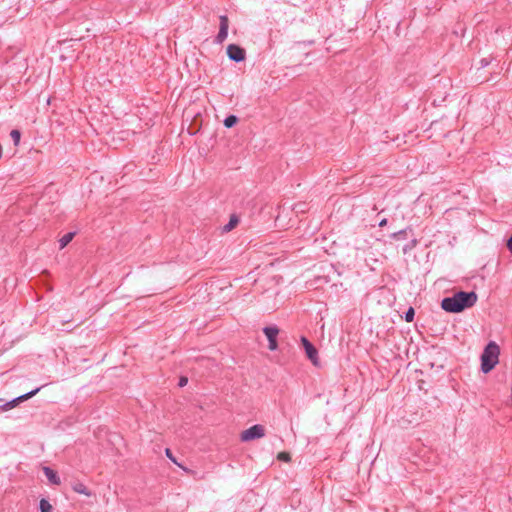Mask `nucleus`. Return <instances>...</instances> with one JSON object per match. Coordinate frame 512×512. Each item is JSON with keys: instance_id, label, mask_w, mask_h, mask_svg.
I'll use <instances>...</instances> for the list:
<instances>
[{"instance_id": "obj_1", "label": "nucleus", "mask_w": 512, "mask_h": 512, "mask_svg": "<svg viewBox=\"0 0 512 512\" xmlns=\"http://www.w3.org/2000/svg\"><path fill=\"white\" fill-rule=\"evenodd\" d=\"M478 295L474 291H459L441 301V308L449 313H460L475 305Z\"/></svg>"}, {"instance_id": "obj_2", "label": "nucleus", "mask_w": 512, "mask_h": 512, "mask_svg": "<svg viewBox=\"0 0 512 512\" xmlns=\"http://www.w3.org/2000/svg\"><path fill=\"white\" fill-rule=\"evenodd\" d=\"M500 348L494 342L490 341L481 354V371L485 374L492 371L499 362Z\"/></svg>"}, {"instance_id": "obj_3", "label": "nucleus", "mask_w": 512, "mask_h": 512, "mask_svg": "<svg viewBox=\"0 0 512 512\" xmlns=\"http://www.w3.org/2000/svg\"><path fill=\"white\" fill-rule=\"evenodd\" d=\"M265 436V428L264 426L260 424H255L248 429L244 430L241 435L240 439L242 442H249L255 439H259Z\"/></svg>"}, {"instance_id": "obj_4", "label": "nucleus", "mask_w": 512, "mask_h": 512, "mask_svg": "<svg viewBox=\"0 0 512 512\" xmlns=\"http://www.w3.org/2000/svg\"><path fill=\"white\" fill-rule=\"evenodd\" d=\"M262 330L268 339L269 350H271V351L277 350L278 349L277 337L280 332L279 328L276 325H270V326H265Z\"/></svg>"}, {"instance_id": "obj_5", "label": "nucleus", "mask_w": 512, "mask_h": 512, "mask_svg": "<svg viewBox=\"0 0 512 512\" xmlns=\"http://www.w3.org/2000/svg\"><path fill=\"white\" fill-rule=\"evenodd\" d=\"M226 53L229 59L236 63L244 61L246 57L245 49L237 44H229Z\"/></svg>"}, {"instance_id": "obj_6", "label": "nucleus", "mask_w": 512, "mask_h": 512, "mask_svg": "<svg viewBox=\"0 0 512 512\" xmlns=\"http://www.w3.org/2000/svg\"><path fill=\"white\" fill-rule=\"evenodd\" d=\"M301 343L305 350L307 358L313 363V365L318 366L319 358H318V350L316 347L305 337H301Z\"/></svg>"}, {"instance_id": "obj_7", "label": "nucleus", "mask_w": 512, "mask_h": 512, "mask_svg": "<svg viewBox=\"0 0 512 512\" xmlns=\"http://www.w3.org/2000/svg\"><path fill=\"white\" fill-rule=\"evenodd\" d=\"M219 22V32L214 39V43L216 44H222L226 40L229 29V19L227 15H220Z\"/></svg>"}, {"instance_id": "obj_8", "label": "nucleus", "mask_w": 512, "mask_h": 512, "mask_svg": "<svg viewBox=\"0 0 512 512\" xmlns=\"http://www.w3.org/2000/svg\"><path fill=\"white\" fill-rule=\"evenodd\" d=\"M42 387L43 386L37 387V388H35L34 390H31L28 393H25V394H23L21 396H18L16 398L10 400L9 403H10L12 409L15 408L16 406H18L20 403H22V402L32 398L33 396H35L41 390Z\"/></svg>"}, {"instance_id": "obj_9", "label": "nucleus", "mask_w": 512, "mask_h": 512, "mask_svg": "<svg viewBox=\"0 0 512 512\" xmlns=\"http://www.w3.org/2000/svg\"><path fill=\"white\" fill-rule=\"evenodd\" d=\"M44 474L47 477V479L52 483L59 485L60 484V478L55 470H53L50 467H44L43 468Z\"/></svg>"}, {"instance_id": "obj_10", "label": "nucleus", "mask_w": 512, "mask_h": 512, "mask_svg": "<svg viewBox=\"0 0 512 512\" xmlns=\"http://www.w3.org/2000/svg\"><path fill=\"white\" fill-rule=\"evenodd\" d=\"M239 217L236 214L230 216L229 222L223 227L224 232L232 231L239 224Z\"/></svg>"}, {"instance_id": "obj_11", "label": "nucleus", "mask_w": 512, "mask_h": 512, "mask_svg": "<svg viewBox=\"0 0 512 512\" xmlns=\"http://www.w3.org/2000/svg\"><path fill=\"white\" fill-rule=\"evenodd\" d=\"M76 232H68L59 239V248L64 249L74 238Z\"/></svg>"}, {"instance_id": "obj_12", "label": "nucleus", "mask_w": 512, "mask_h": 512, "mask_svg": "<svg viewBox=\"0 0 512 512\" xmlns=\"http://www.w3.org/2000/svg\"><path fill=\"white\" fill-rule=\"evenodd\" d=\"M412 231L411 227H407L405 229H402L400 231L394 232L391 234V238L394 240H404L407 238V232Z\"/></svg>"}, {"instance_id": "obj_13", "label": "nucleus", "mask_w": 512, "mask_h": 512, "mask_svg": "<svg viewBox=\"0 0 512 512\" xmlns=\"http://www.w3.org/2000/svg\"><path fill=\"white\" fill-rule=\"evenodd\" d=\"M73 490L79 494H83V495H86V496H90L91 495V492L89 491V489L87 488V486L81 482H78L76 484L73 485Z\"/></svg>"}, {"instance_id": "obj_14", "label": "nucleus", "mask_w": 512, "mask_h": 512, "mask_svg": "<svg viewBox=\"0 0 512 512\" xmlns=\"http://www.w3.org/2000/svg\"><path fill=\"white\" fill-rule=\"evenodd\" d=\"M239 122V118L236 116V115H228L225 119H224V126L226 128H232L234 127L237 123Z\"/></svg>"}, {"instance_id": "obj_15", "label": "nucleus", "mask_w": 512, "mask_h": 512, "mask_svg": "<svg viewBox=\"0 0 512 512\" xmlns=\"http://www.w3.org/2000/svg\"><path fill=\"white\" fill-rule=\"evenodd\" d=\"M39 510L40 512H51L52 505L49 503L47 499L42 498L39 502Z\"/></svg>"}, {"instance_id": "obj_16", "label": "nucleus", "mask_w": 512, "mask_h": 512, "mask_svg": "<svg viewBox=\"0 0 512 512\" xmlns=\"http://www.w3.org/2000/svg\"><path fill=\"white\" fill-rule=\"evenodd\" d=\"M414 316H415V310H414V308H413V307H409V308L405 311L403 318H404V320H405L406 322H412V321L414 320Z\"/></svg>"}, {"instance_id": "obj_17", "label": "nucleus", "mask_w": 512, "mask_h": 512, "mask_svg": "<svg viewBox=\"0 0 512 512\" xmlns=\"http://www.w3.org/2000/svg\"><path fill=\"white\" fill-rule=\"evenodd\" d=\"M10 136L14 142V145L17 146L20 142L21 132L17 129H13L10 133Z\"/></svg>"}, {"instance_id": "obj_18", "label": "nucleus", "mask_w": 512, "mask_h": 512, "mask_svg": "<svg viewBox=\"0 0 512 512\" xmlns=\"http://www.w3.org/2000/svg\"><path fill=\"white\" fill-rule=\"evenodd\" d=\"M165 454H166L167 458H169L174 464H176L177 466L185 469L180 463L177 462V460H176L175 456L173 455L171 449L166 448L165 449Z\"/></svg>"}, {"instance_id": "obj_19", "label": "nucleus", "mask_w": 512, "mask_h": 512, "mask_svg": "<svg viewBox=\"0 0 512 512\" xmlns=\"http://www.w3.org/2000/svg\"><path fill=\"white\" fill-rule=\"evenodd\" d=\"M277 459L283 462H289L291 460V456L290 453L283 451L277 455Z\"/></svg>"}, {"instance_id": "obj_20", "label": "nucleus", "mask_w": 512, "mask_h": 512, "mask_svg": "<svg viewBox=\"0 0 512 512\" xmlns=\"http://www.w3.org/2000/svg\"><path fill=\"white\" fill-rule=\"evenodd\" d=\"M187 383H188V378H187V377H185V376H182V377H180V379H179L178 386H179V387H184V386H186V385H187Z\"/></svg>"}, {"instance_id": "obj_21", "label": "nucleus", "mask_w": 512, "mask_h": 512, "mask_svg": "<svg viewBox=\"0 0 512 512\" xmlns=\"http://www.w3.org/2000/svg\"><path fill=\"white\" fill-rule=\"evenodd\" d=\"M10 409H12V407H11L9 401L4 403V404H2V405H0V412L8 411Z\"/></svg>"}, {"instance_id": "obj_22", "label": "nucleus", "mask_w": 512, "mask_h": 512, "mask_svg": "<svg viewBox=\"0 0 512 512\" xmlns=\"http://www.w3.org/2000/svg\"><path fill=\"white\" fill-rule=\"evenodd\" d=\"M481 67H486L490 64V60L487 58H483L480 60Z\"/></svg>"}, {"instance_id": "obj_23", "label": "nucleus", "mask_w": 512, "mask_h": 512, "mask_svg": "<svg viewBox=\"0 0 512 512\" xmlns=\"http://www.w3.org/2000/svg\"><path fill=\"white\" fill-rule=\"evenodd\" d=\"M506 246L508 250L512 253V235L508 238Z\"/></svg>"}, {"instance_id": "obj_24", "label": "nucleus", "mask_w": 512, "mask_h": 512, "mask_svg": "<svg viewBox=\"0 0 512 512\" xmlns=\"http://www.w3.org/2000/svg\"><path fill=\"white\" fill-rule=\"evenodd\" d=\"M388 223V220L386 218L382 219L380 222H379V226L380 227H384L386 226Z\"/></svg>"}, {"instance_id": "obj_25", "label": "nucleus", "mask_w": 512, "mask_h": 512, "mask_svg": "<svg viewBox=\"0 0 512 512\" xmlns=\"http://www.w3.org/2000/svg\"><path fill=\"white\" fill-rule=\"evenodd\" d=\"M412 243H413V246H415L417 244V241L413 240Z\"/></svg>"}]
</instances>
